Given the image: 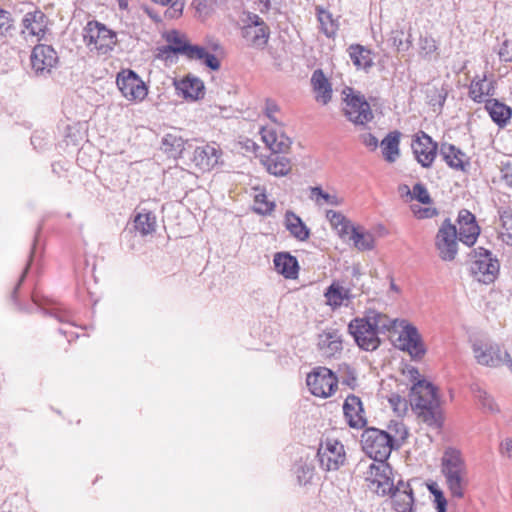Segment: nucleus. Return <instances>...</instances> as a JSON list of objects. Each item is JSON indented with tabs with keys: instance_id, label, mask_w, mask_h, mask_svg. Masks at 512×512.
Instances as JSON below:
<instances>
[{
	"instance_id": "nucleus-1",
	"label": "nucleus",
	"mask_w": 512,
	"mask_h": 512,
	"mask_svg": "<svg viewBox=\"0 0 512 512\" xmlns=\"http://www.w3.org/2000/svg\"><path fill=\"white\" fill-rule=\"evenodd\" d=\"M411 405L418 418L426 425L439 429L444 417L437 389L428 381H418L411 388Z\"/></svg>"
},
{
	"instance_id": "nucleus-2",
	"label": "nucleus",
	"mask_w": 512,
	"mask_h": 512,
	"mask_svg": "<svg viewBox=\"0 0 512 512\" xmlns=\"http://www.w3.org/2000/svg\"><path fill=\"white\" fill-rule=\"evenodd\" d=\"M83 43L96 56L109 55L118 44L117 32L98 20H89L82 30Z\"/></svg>"
},
{
	"instance_id": "nucleus-3",
	"label": "nucleus",
	"mask_w": 512,
	"mask_h": 512,
	"mask_svg": "<svg viewBox=\"0 0 512 512\" xmlns=\"http://www.w3.org/2000/svg\"><path fill=\"white\" fill-rule=\"evenodd\" d=\"M442 472L451 496L463 498L468 486V473L464 459L458 450L445 451L442 458Z\"/></svg>"
},
{
	"instance_id": "nucleus-4",
	"label": "nucleus",
	"mask_w": 512,
	"mask_h": 512,
	"mask_svg": "<svg viewBox=\"0 0 512 512\" xmlns=\"http://www.w3.org/2000/svg\"><path fill=\"white\" fill-rule=\"evenodd\" d=\"M163 38L177 54H183L190 60L202 61L212 70L219 69L220 62L217 57L208 53L201 46L191 45L185 34L177 30H170L163 33Z\"/></svg>"
},
{
	"instance_id": "nucleus-5",
	"label": "nucleus",
	"mask_w": 512,
	"mask_h": 512,
	"mask_svg": "<svg viewBox=\"0 0 512 512\" xmlns=\"http://www.w3.org/2000/svg\"><path fill=\"white\" fill-rule=\"evenodd\" d=\"M361 446L363 451L375 463H387L392 450L395 448L384 430L378 428H367L361 435Z\"/></svg>"
},
{
	"instance_id": "nucleus-6",
	"label": "nucleus",
	"mask_w": 512,
	"mask_h": 512,
	"mask_svg": "<svg viewBox=\"0 0 512 512\" xmlns=\"http://www.w3.org/2000/svg\"><path fill=\"white\" fill-rule=\"evenodd\" d=\"M116 85L122 97L133 104L143 102L149 91L147 84L141 77L129 68L122 69L117 73Z\"/></svg>"
},
{
	"instance_id": "nucleus-7",
	"label": "nucleus",
	"mask_w": 512,
	"mask_h": 512,
	"mask_svg": "<svg viewBox=\"0 0 512 512\" xmlns=\"http://www.w3.org/2000/svg\"><path fill=\"white\" fill-rule=\"evenodd\" d=\"M343 111L349 121L358 126H365L373 119V112L365 97L350 87L343 90Z\"/></svg>"
},
{
	"instance_id": "nucleus-8",
	"label": "nucleus",
	"mask_w": 512,
	"mask_h": 512,
	"mask_svg": "<svg viewBox=\"0 0 512 512\" xmlns=\"http://www.w3.org/2000/svg\"><path fill=\"white\" fill-rule=\"evenodd\" d=\"M362 477L368 489L377 495H388L394 488L392 468L388 463H370Z\"/></svg>"
},
{
	"instance_id": "nucleus-9",
	"label": "nucleus",
	"mask_w": 512,
	"mask_h": 512,
	"mask_svg": "<svg viewBox=\"0 0 512 512\" xmlns=\"http://www.w3.org/2000/svg\"><path fill=\"white\" fill-rule=\"evenodd\" d=\"M309 391L316 397H331L338 389L337 376L326 367H317L307 375Z\"/></svg>"
},
{
	"instance_id": "nucleus-10",
	"label": "nucleus",
	"mask_w": 512,
	"mask_h": 512,
	"mask_svg": "<svg viewBox=\"0 0 512 512\" xmlns=\"http://www.w3.org/2000/svg\"><path fill=\"white\" fill-rule=\"evenodd\" d=\"M499 267L498 260L492 257L490 251L479 248L475 251L470 270L477 281L488 284L496 279Z\"/></svg>"
},
{
	"instance_id": "nucleus-11",
	"label": "nucleus",
	"mask_w": 512,
	"mask_h": 512,
	"mask_svg": "<svg viewBox=\"0 0 512 512\" xmlns=\"http://www.w3.org/2000/svg\"><path fill=\"white\" fill-rule=\"evenodd\" d=\"M320 465L327 471L338 470L346 460L343 444L336 438L326 437L318 449Z\"/></svg>"
},
{
	"instance_id": "nucleus-12",
	"label": "nucleus",
	"mask_w": 512,
	"mask_h": 512,
	"mask_svg": "<svg viewBox=\"0 0 512 512\" xmlns=\"http://www.w3.org/2000/svg\"><path fill=\"white\" fill-rule=\"evenodd\" d=\"M398 329L401 330L397 338V346L408 352L413 359H421L425 355L426 349L417 329L405 320L399 322Z\"/></svg>"
},
{
	"instance_id": "nucleus-13",
	"label": "nucleus",
	"mask_w": 512,
	"mask_h": 512,
	"mask_svg": "<svg viewBox=\"0 0 512 512\" xmlns=\"http://www.w3.org/2000/svg\"><path fill=\"white\" fill-rule=\"evenodd\" d=\"M259 134L262 142L271 153L288 154L291 151L293 141L284 131L283 124L262 126Z\"/></svg>"
},
{
	"instance_id": "nucleus-14",
	"label": "nucleus",
	"mask_w": 512,
	"mask_h": 512,
	"mask_svg": "<svg viewBox=\"0 0 512 512\" xmlns=\"http://www.w3.org/2000/svg\"><path fill=\"white\" fill-rule=\"evenodd\" d=\"M222 156L221 147L217 143L211 142L197 146L192 153L191 161L198 171L207 173L222 163Z\"/></svg>"
},
{
	"instance_id": "nucleus-15",
	"label": "nucleus",
	"mask_w": 512,
	"mask_h": 512,
	"mask_svg": "<svg viewBox=\"0 0 512 512\" xmlns=\"http://www.w3.org/2000/svg\"><path fill=\"white\" fill-rule=\"evenodd\" d=\"M349 331L358 346L367 351H373L380 345L379 334L366 317L356 318L349 324Z\"/></svg>"
},
{
	"instance_id": "nucleus-16",
	"label": "nucleus",
	"mask_w": 512,
	"mask_h": 512,
	"mask_svg": "<svg viewBox=\"0 0 512 512\" xmlns=\"http://www.w3.org/2000/svg\"><path fill=\"white\" fill-rule=\"evenodd\" d=\"M435 245L439 256L444 261H452L457 254V229L446 220L440 226L435 239Z\"/></svg>"
},
{
	"instance_id": "nucleus-17",
	"label": "nucleus",
	"mask_w": 512,
	"mask_h": 512,
	"mask_svg": "<svg viewBox=\"0 0 512 512\" xmlns=\"http://www.w3.org/2000/svg\"><path fill=\"white\" fill-rule=\"evenodd\" d=\"M412 152L417 162L425 168L432 166L437 156L438 145L425 132H418L412 140Z\"/></svg>"
},
{
	"instance_id": "nucleus-18",
	"label": "nucleus",
	"mask_w": 512,
	"mask_h": 512,
	"mask_svg": "<svg viewBox=\"0 0 512 512\" xmlns=\"http://www.w3.org/2000/svg\"><path fill=\"white\" fill-rule=\"evenodd\" d=\"M404 189L407 194L410 195L411 200H416L425 205V207H421L419 204H411V211L416 218L427 219L432 218L437 214L436 208L432 207L430 194L423 184H415L412 191H410L409 187L406 185L404 186Z\"/></svg>"
},
{
	"instance_id": "nucleus-19",
	"label": "nucleus",
	"mask_w": 512,
	"mask_h": 512,
	"mask_svg": "<svg viewBox=\"0 0 512 512\" xmlns=\"http://www.w3.org/2000/svg\"><path fill=\"white\" fill-rule=\"evenodd\" d=\"M48 19L41 10L27 12L22 19L21 33L26 39L40 41L47 31Z\"/></svg>"
},
{
	"instance_id": "nucleus-20",
	"label": "nucleus",
	"mask_w": 512,
	"mask_h": 512,
	"mask_svg": "<svg viewBox=\"0 0 512 512\" xmlns=\"http://www.w3.org/2000/svg\"><path fill=\"white\" fill-rule=\"evenodd\" d=\"M31 66L36 74L50 72L51 68L57 63L58 56L56 51L49 45H36L31 53Z\"/></svg>"
},
{
	"instance_id": "nucleus-21",
	"label": "nucleus",
	"mask_w": 512,
	"mask_h": 512,
	"mask_svg": "<svg viewBox=\"0 0 512 512\" xmlns=\"http://www.w3.org/2000/svg\"><path fill=\"white\" fill-rule=\"evenodd\" d=\"M176 92L186 101H197L204 97L205 86L202 80L189 74L174 81Z\"/></svg>"
},
{
	"instance_id": "nucleus-22",
	"label": "nucleus",
	"mask_w": 512,
	"mask_h": 512,
	"mask_svg": "<svg viewBox=\"0 0 512 512\" xmlns=\"http://www.w3.org/2000/svg\"><path fill=\"white\" fill-rule=\"evenodd\" d=\"M458 225L459 240L468 246L474 245L480 234L475 216L468 210H461L458 216Z\"/></svg>"
},
{
	"instance_id": "nucleus-23",
	"label": "nucleus",
	"mask_w": 512,
	"mask_h": 512,
	"mask_svg": "<svg viewBox=\"0 0 512 512\" xmlns=\"http://www.w3.org/2000/svg\"><path fill=\"white\" fill-rule=\"evenodd\" d=\"M472 350L477 363L480 365L496 367L502 362L501 352L497 345L476 341Z\"/></svg>"
},
{
	"instance_id": "nucleus-24",
	"label": "nucleus",
	"mask_w": 512,
	"mask_h": 512,
	"mask_svg": "<svg viewBox=\"0 0 512 512\" xmlns=\"http://www.w3.org/2000/svg\"><path fill=\"white\" fill-rule=\"evenodd\" d=\"M344 416L351 428L361 429L366 425L362 401L355 395H349L343 404Z\"/></svg>"
},
{
	"instance_id": "nucleus-25",
	"label": "nucleus",
	"mask_w": 512,
	"mask_h": 512,
	"mask_svg": "<svg viewBox=\"0 0 512 512\" xmlns=\"http://www.w3.org/2000/svg\"><path fill=\"white\" fill-rule=\"evenodd\" d=\"M392 505L397 512H412L414 505L413 490L410 483L399 481L392 490Z\"/></svg>"
},
{
	"instance_id": "nucleus-26",
	"label": "nucleus",
	"mask_w": 512,
	"mask_h": 512,
	"mask_svg": "<svg viewBox=\"0 0 512 512\" xmlns=\"http://www.w3.org/2000/svg\"><path fill=\"white\" fill-rule=\"evenodd\" d=\"M260 163L265 170L276 177H284L291 173L293 164L290 158L280 154L265 155L260 158Z\"/></svg>"
},
{
	"instance_id": "nucleus-27",
	"label": "nucleus",
	"mask_w": 512,
	"mask_h": 512,
	"mask_svg": "<svg viewBox=\"0 0 512 512\" xmlns=\"http://www.w3.org/2000/svg\"><path fill=\"white\" fill-rule=\"evenodd\" d=\"M273 264L276 272L285 279H297L300 266L296 257L289 252H278L274 255Z\"/></svg>"
},
{
	"instance_id": "nucleus-28",
	"label": "nucleus",
	"mask_w": 512,
	"mask_h": 512,
	"mask_svg": "<svg viewBox=\"0 0 512 512\" xmlns=\"http://www.w3.org/2000/svg\"><path fill=\"white\" fill-rule=\"evenodd\" d=\"M255 18L256 21L253 24L243 28L242 34L251 46L261 48L268 42L269 29L263 21H260L258 16H255Z\"/></svg>"
},
{
	"instance_id": "nucleus-29",
	"label": "nucleus",
	"mask_w": 512,
	"mask_h": 512,
	"mask_svg": "<svg viewBox=\"0 0 512 512\" xmlns=\"http://www.w3.org/2000/svg\"><path fill=\"white\" fill-rule=\"evenodd\" d=\"M326 304L332 309L340 308L351 301L353 295L350 288L344 287L340 281H333L324 293Z\"/></svg>"
},
{
	"instance_id": "nucleus-30",
	"label": "nucleus",
	"mask_w": 512,
	"mask_h": 512,
	"mask_svg": "<svg viewBox=\"0 0 512 512\" xmlns=\"http://www.w3.org/2000/svg\"><path fill=\"white\" fill-rule=\"evenodd\" d=\"M311 86L317 102L325 105L332 98V85L321 69L313 72Z\"/></svg>"
},
{
	"instance_id": "nucleus-31",
	"label": "nucleus",
	"mask_w": 512,
	"mask_h": 512,
	"mask_svg": "<svg viewBox=\"0 0 512 512\" xmlns=\"http://www.w3.org/2000/svg\"><path fill=\"white\" fill-rule=\"evenodd\" d=\"M283 223L289 234L296 240L306 242L310 238V229L293 211L285 212Z\"/></svg>"
},
{
	"instance_id": "nucleus-32",
	"label": "nucleus",
	"mask_w": 512,
	"mask_h": 512,
	"mask_svg": "<svg viewBox=\"0 0 512 512\" xmlns=\"http://www.w3.org/2000/svg\"><path fill=\"white\" fill-rule=\"evenodd\" d=\"M441 154L446 164L454 170L464 172L469 166V158L466 154L452 144H444Z\"/></svg>"
},
{
	"instance_id": "nucleus-33",
	"label": "nucleus",
	"mask_w": 512,
	"mask_h": 512,
	"mask_svg": "<svg viewBox=\"0 0 512 512\" xmlns=\"http://www.w3.org/2000/svg\"><path fill=\"white\" fill-rule=\"evenodd\" d=\"M485 109L499 127H505L512 117V109L497 99L486 100Z\"/></svg>"
},
{
	"instance_id": "nucleus-34",
	"label": "nucleus",
	"mask_w": 512,
	"mask_h": 512,
	"mask_svg": "<svg viewBox=\"0 0 512 512\" xmlns=\"http://www.w3.org/2000/svg\"><path fill=\"white\" fill-rule=\"evenodd\" d=\"M32 300L34 305L43 311V313L49 316L51 319L57 321L59 324L63 321V313L61 308L55 301L44 295H40L37 291H35L32 295Z\"/></svg>"
},
{
	"instance_id": "nucleus-35",
	"label": "nucleus",
	"mask_w": 512,
	"mask_h": 512,
	"mask_svg": "<svg viewBox=\"0 0 512 512\" xmlns=\"http://www.w3.org/2000/svg\"><path fill=\"white\" fill-rule=\"evenodd\" d=\"M348 55L357 69L368 70L373 66L372 51L360 44H351L347 49Z\"/></svg>"
},
{
	"instance_id": "nucleus-36",
	"label": "nucleus",
	"mask_w": 512,
	"mask_h": 512,
	"mask_svg": "<svg viewBox=\"0 0 512 512\" xmlns=\"http://www.w3.org/2000/svg\"><path fill=\"white\" fill-rule=\"evenodd\" d=\"M316 16L320 31L328 38H334L339 30V22L327 9L316 6Z\"/></svg>"
},
{
	"instance_id": "nucleus-37",
	"label": "nucleus",
	"mask_w": 512,
	"mask_h": 512,
	"mask_svg": "<svg viewBox=\"0 0 512 512\" xmlns=\"http://www.w3.org/2000/svg\"><path fill=\"white\" fill-rule=\"evenodd\" d=\"M400 137L399 131H392L381 141L382 155L389 163L395 162L400 156Z\"/></svg>"
},
{
	"instance_id": "nucleus-38",
	"label": "nucleus",
	"mask_w": 512,
	"mask_h": 512,
	"mask_svg": "<svg viewBox=\"0 0 512 512\" xmlns=\"http://www.w3.org/2000/svg\"><path fill=\"white\" fill-rule=\"evenodd\" d=\"M326 218L341 239H347L355 227L349 219L338 211L328 210L326 212Z\"/></svg>"
},
{
	"instance_id": "nucleus-39",
	"label": "nucleus",
	"mask_w": 512,
	"mask_h": 512,
	"mask_svg": "<svg viewBox=\"0 0 512 512\" xmlns=\"http://www.w3.org/2000/svg\"><path fill=\"white\" fill-rule=\"evenodd\" d=\"M347 239L352 241L353 246L359 251H369L375 247L374 235L359 226L353 228Z\"/></svg>"
},
{
	"instance_id": "nucleus-40",
	"label": "nucleus",
	"mask_w": 512,
	"mask_h": 512,
	"mask_svg": "<svg viewBox=\"0 0 512 512\" xmlns=\"http://www.w3.org/2000/svg\"><path fill=\"white\" fill-rule=\"evenodd\" d=\"M134 227L142 236L151 235L156 231V216L151 211L137 213L134 218Z\"/></svg>"
},
{
	"instance_id": "nucleus-41",
	"label": "nucleus",
	"mask_w": 512,
	"mask_h": 512,
	"mask_svg": "<svg viewBox=\"0 0 512 512\" xmlns=\"http://www.w3.org/2000/svg\"><path fill=\"white\" fill-rule=\"evenodd\" d=\"M318 346L327 356H332L342 350V341L336 332H324L319 335Z\"/></svg>"
},
{
	"instance_id": "nucleus-42",
	"label": "nucleus",
	"mask_w": 512,
	"mask_h": 512,
	"mask_svg": "<svg viewBox=\"0 0 512 512\" xmlns=\"http://www.w3.org/2000/svg\"><path fill=\"white\" fill-rule=\"evenodd\" d=\"M372 324L376 332L398 330L399 322L401 320H391L387 315L371 311L365 316Z\"/></svg>"
},
{
	"instance_id": "nucleus-43",
	"label": "nucleus",
	"mask_w": 512,
	"mask_h": 512,
	"mask_svg": "<svg viewBox=\"0 0 512 512\" xmlns=\"http://www.w3.org/2000/svg\"><path fill=\"white\" fill-rule=\"evenodd\" d=\"M253 190V210L260 215H270L275 210V202L268 199L265 189L253 187Z\"/></svg>"
},
{
	"instance_id": "nucleus-44",
	"label": "nucleus",
	"mask_w": 512,
	"mask_h": 512,
	"mask_svg": "<svg viewBox=\"0 0 512 512\" xmlns=\"http://www.w3.org/2000/svg\"><path fill=\"white\" fill-rule=\"evenodd\" d=\"M385 433L388 435L391 440V444L395 448L401 446L409 435V431L402 421H390Z\"/></svg>"
},
{
	"instance_id": "nucleus-45",
	"label": "nucleus",
	"mask_w": 512,
	"mask_h": 512,
	"mask_svg": "<svg viewBox=\"0 0 512 512\" xmlns=\"http://www.w3.org/2000/svg\"><path fill=\"white\" fill-rule=\"evenodd\" d=\"M493 95V86L485 80L472 81L469 87L470 98L477 103H486V97Z\"/></svg>"
},
{
	"instance_id": "nucleus-46",
	"label": "nucleus",
	"mask_w": 512,
	"mask_h": 512,
	"mask_svg": "<svg viewBox=\"0 0 512 512\" xmlns=\"http://www.w3.org/2000/svg\"><path fill=\"white\" fill-rule=\"evenodd\" d=\"M500 225L498 227L499 238L508 245H512V211L503 209L499 212Z\"/></svg>"
},
{
	"instance_id": "nucleus-47",
	"label": "nucleus",
	"mask_w": 512,
	"mask_h": 512,
	"mask_svg": "<svg viewBox=\"0 0 512 512\" xmlns=\"http://www.w3.org/2000/svg\"><path fill=\"white\" fill-rule=\"evenodd\" d=\"M311 195L314 199L315 203L319 206L322 205H332L339 206L343 203V199L340 198L337 194H330L325 192L320 187H313L311 189Z\"/></svg>"
},
{
	"instance_id": "nucleus-48",
	"label": "nucleus",
	"mask_w": 512,
	"mask_h": 512,
	"mask_svg": "<svg viewBox=\"0 0 512 512\" xmlns=\"http://www.w3.org/2000/svg\"><path fill=\"white\" fill-rule=\"evenodd\" d=\"M264 114L270 119L275 125H282L281 122V109L279 105L271 99L265 101Z\"/></svg>"
},
{
	"instance_id": "nucleus-49",
	"label": "nucleus",
	"mask_w": 512,
	"mask_h": 512,
	"mask_svg": "<svg viewBox=\"0 0 512 512\" xmlns=\"http://www.w3.org/2000/svg\"><path fill=\"white\" fill-rule=\"evenodd\" d=\"M388 402H389L391 408L393 409V411L398 416H403L407 413L408 407H409L408 402L405 398L401 397L400 395L392 394L388 398Z\"/></svg>"
},
{
	"instance_id": "nucleus-50",
	"label": "nucleus",
	"mask_w": 512,
	"mask_h": 512,
	"mask_svg": "<svg viewBox=\"0 0 512 512\" xmlns=\"http://www.w3.org/2000/svg\"><path fill=\"white\" fill-rule=\"evenodd\" d=\"M156 3H160L162 5H168L170 4V8L166 11V16L170 18H177L181 16L183 8H184V1L183 0H153Z\"/></svg>"
},
{
	"instance_id": "nucleus-51",
	"label": "nucleus",
	"mask_w": 512,
	"mask_h": 512,
	"mask_svg": "<svg viewBox=\"0 0 512 512\" xmlns=\"http://www.w3.org/2000/svg\"><path fill=\"white\" fill-rule=\"evenodd\" d=\"M13 26L10 12L0 9V37L5 36Z\"/></svg>"
},
{
	"instance_id": "nucleus-52",
	"label": "nucleus",
	"mask_w": 512,
	"mask_h": 512,
	"mask_svg": "<svg viewBox=\"0 0 512 512\" xmlns=\"http://www.w3.org/2000/svg\"><path fill=\"white\" fill-rule=\"evenodd\" d=\"M438 47L436 41L431 37H425L420 40V51L425 56L436 53Z\"/></svg>"
},
{
	"instance_id": "nucleus-53",
	"label": "nucleus",
	"mask_w": 512,
	"mask_h": 512,
	"mask_svg": "<svg viewBox=\"0 0 512 512\" xmlns=\"http://www.w3.org/2000/svg\"><path fill=\"white\" fill-rule=\"evenodd\" d=\"M498 54L502 61H505V62L512 61V42L509 40H505L502 43Z\"/></svg>"
},
{
	"instance_id": "nucleus-54",
	"label": "nucleus",
	"mask_w": 512,
	"mask_h": 512,
	"mask_svg": "<svg viewBox=\"0 0 512 512\" xmlns=\"http://www.w3.org/2000/svg\"><path fill=\"white\" fill-rule=\"evenodd\" d=\"M181 142V138H177L176 136H173L171 134H167L162 140V144L165 147L166 151H170L173 148H180Z\"/></svg>"
},
{
	"instance_id": "nucleus-55",
	"label": "nucleus",
	"mask_w": 512,
	"mask_h": 512,
	"mask_svg": "<svg viewBox=\"0 0 512 512\" xmlns=\"http://www.w3.org/2000/svg\"><path fill=\"white\" fill-rule=\"evenodd\" d=\"M173 54H177L169 45L156 48L155 56L160 60H168Z\"/></svg>"
},
{
	"instance_id": "nucleus-56",
	"label": "nucleus",
	"mask_w": 512,
	"mask_h": 512,
	"mask_svg": "<svg viewBox=\"0 0 512 512\" xmlns=\"http://www.w3.org/2000/svg\"><path fill=\"white\" fill-rule=\"evenodd\" d=\"M403 374L406 376L407 379L414 383H418V381H425L421 378V375L417 368L412 366H407L405 369H403Z\"/></svg>"
},
{
	"instance_id": "nucleus-57",
	"label": "nucleus",
	"mask_w": 512,
	"mask_h": 512,
	"mask_svg": "<svg viewBox=\"0 0 512 512\" xmlns=\"http://www.w3.org/2000/svg\"><path fill=\"white\" fill-rule=\"evenodd\" d=\"M501 179L509 186H512V165L510 163H502Z\"/></svg>"
},
{
	"instance_id": "nucleus-58",
	"label": "nucleus",
	"mask_w": 512,
	"mask_h": 512,
	"mask_svg": "<svg viewBox=\"0 0 512 512\" xmlns=\"http://www.w3.org/2000/svg\"><path fill=\"white\" fill-rule=\"evenodd\" d=\"M362 141L368 148L373 150L376 149L378 146L377 138L370 133L364 134L362 137Z\"/></svg>"
},
{
	"instance_id": "nucleus-59",
	"label": "nucleus",
	"mask_w": 512,
	"mask_h": 512,
	"mask_svg": "<svg viewBox=\"0 0 512 512\" xmlns=\"http://www.w3.org/2000/svg\"><path fill=\"white\" fill-rule=\"evenodd\" d=\"M502 448L505 450V453L509 458H512V439H506L502 443Z\"/></svg>"
},
{
	"instance_id": "nucleus-60",
	"label": "nucleus",
	"mask_w": 512,
	"mask_h": 512,
	"mask_svg": "<svg viewBox=\"0 0 512 512\" xmlns=\"http://www.w3.org/2000/svg\"><path fill=\"white\" fill-rule=\"evenodd\" d=\"M29 266H30V261H29V262H28V264L26 265V267H25V269H24V271H23V273H22V275H21V277H20V279H19V281H18V283H17V285H16V287H15V289H14V291H13V297H14V298H15V295H16V292H17L18 288L20 287V285H21L22 281H23V280H24V278H25V275H26V273H27V270L29 269Z\"/></svg>"
},
{
	"instance_id": "nucleus-61",
	"label": "nucleus",
	"mask_w": 512,
	"mask_h": 512,
	"mask_svg": "<svg viewBox=\"0 0 512 512\" xmlns=\"http://www.w3.org/2000/svg\"><path fill=\"white\" fill-rule=\"evenodd\" d=\"M446 501L445 499H438L437 510L438 512H445Z\"/></svg>"
},
{
	"instance_id": "nucleus-62",
	"label": "nucleus",
	"mask_w": 512,
	"mask_h": 512,
	"mask_svg": "<svg viewBox=\"0 0 512 512\" xmlns=\"http://www.w3.org/2000/svg\"><path fill=\"white\" fill-rule=\"evenodd\" d=\"M63 169V166L60 162H57V163H53L52 164V170L54 173H56L57 175H60L61 171Z\"/></svg>"
},
{
	"instance_id": "nucleus-63",
	"label": "nucleus",
	"mask_w": 512,
	"mask_h": 512,
	"mask_svg": "<svg viewBox=\"0 0 512 512\" xmlns=\"http://www.w3.org/2000/svg\"><path fill=\"white\" fill-rule=\"evenodd\" d=\"M343 383L348 385L351 388H354L356 386V378L353 376L349 379L343 380Z\"/></svg>"
},
{
	"instance_id": "nucleus-64",
	"label": "nucleus",
	"mask_w": 512,
	"mask_h": 512,
	"mask_svg": "<svg viewBox=\"0 0 512 512\" xmlns=\"http://www.w3.org/2000/svg\"><path fill=\"white\" fill-rule=\"evenodd\" d=\"M485 400H486V402H484V405H488V407L490 409H492L493 408V400L486 394H485Z\"/></svg>"
}]
</instances>
